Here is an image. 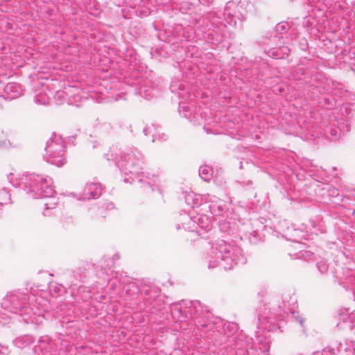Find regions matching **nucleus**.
<instances>
[{
    "instance_id": "nucleus-1",
    "label": "nucleus",
    "mask_w": 355,
    "mask_h": 355,
    "mask_svg": "<svg viewBox=\"0 0 355 355\" xmlns=\"http://www.w3.org/2000/svg\"><path fill=\"white\" fill-rule=\"evenodd\" d=\"M176 312L182 318L192 319L201 336L222 348L232 347L236 355L268 354V345H262L259 341L257 345L251 337L242 334L236 336L239 329L236 323L214 318L207 307L202 306L199 301L182 300L173 305L172 313L175 314Z\"/></svg>"
},
{
    "instance_id": "nucleus-2",
    "label": "nucleus",
    "mask_w": 355,
    "mask_h": 355,
    "mask_svg": "<svg viewBox=\"0 0 355 355\" xmlns=\"http://www.w3.org/2000/svg\"><path fill=\"white\" fill-rule=\"evenodd\" d=\"M291 300H292L293 306L291 304L287 306L284 300L277 299L268 304H263L262 307H260L258 313L259 324L257 329L260 331H272L277 327L276 322L284 320L285 316L290 313L300 331V336L307 338L308 333L304 325V319L294 310L296 300L293 297H291Z\"/></svg>"
},
{
    "instance_id": "nucleus-3",
    "label": "nucleus",
    "mask_w": 355,
    "mask_h": 355,
    "mask_svg": "<svg viewBox=\"0 0 355 355\" xmlns=\"http://www.w3.org/2000/svg\"><path fill=\"white\" fill-rule=\"evenodd\" d=\"M105 158L110 161L113 160L115 165L119 168L120 171L125 175H131L129 181L125 179V182L132 183L135 181L144 182L146 185L151 187L149 173L142 171V165L144 164V158L141 153L136 148H130L121 151L118 155L114 157L112 153L105 154Z\"/></svg>"
},
{
    "instance_id": "nucleus-4",
    "label": "nucleus",
    "mask_w": 355,
    "mask_h": 355,
    "mask_svg": "<svg viewBox=\"0 0 355 355\" xmlns=\"http://www.w3.org/2000/svg\"><path fill=\"white\" fill-rule=\"evenodd\" d=\"M19 184L27 190L26 193L33 198H47L44 202L45 209H53L56 207L57 201L53 197L55 191L53 187V180L49 176L36 173L23 175Z\"/></svg>"
},
{
    "instance_id": "nucleus-5",
    "label": "nucleus",
    "mask_w": 355,
    "mask_h": 355,
    "mask_svg": "<svg viewBox=\"0 0 355 355\" xmlns=\"http://www.w3.org/2000/svg\"><path fill=\"white\" fill-rule=\"evenodd\" d=\"M207 259L209 268L220 266L225 270H231L247 261V258L240 247L224 241H220L217 246L211 248Z\"/></svg>"
},
{
    "instance_id": "nucleus-6",
    "label": "nucleus",
    "mask_w": 355,
    "mask_h": 355,
    "mask_svg": "<svg viewBox=\"0 0 355 355\" xmlns=\"http://www.w3.org/2000/svg\"><path fill=\"white\" fill-rule=\"evenodd\" d=\"M30 297L25 293L15 291L8 294L0 304V313L3 317L9 315L11 319L12 315L19 314L26 323H33V308L30 307Z\"/></svg>"
},
{
    "instance_id": "nucleus-7",
    "label": "nucleus",
    "mask_w": 355,
    "mask_h": 355,
    "mask_svg": "<svg viewBox=\"0 0 355 355\" xmlns=\"http://www.w3.org/2000/svg\"><path fill=\"white\" fill-rule=\"evenodd\" d=\"M281 228L282 231V236L288 241H293L297 243L295 247L298 250L297 252H289L288 254L293 259H302L304 261L309 262L311 258L309 249V234L305 230V227L302 226L300 228H295L293 225H288V222L284 220L281 223Z\"/></svg>"
},
{
    "instance_id": "nucleus-8",
    "label": "nucleus",
    "mask_w": 355,
    "mask_h": 355,
    "mask_svg": "<svg viewBox=\"0 0 355 355\" xmlns=\"http://www.w3.org/2000/svg\"><path fill=\"white\" fill-rule=\"evenodd\" d=\"M172 93L175 94L178 97L182 99L179 103V112L186 119L192 121L196 118V109L193 103H186V101H191L192 96L187 88V85L184 82L179 80L172 81L170 85Z\"/></svg>"
},
{
    "instance_id": "nucleus-9",
    "label": "nucleus",
    "mask_w": 355,
    "mask_h": 355,
    "mask_svg": "<svg viewBox=\"0 0 355 355\" xmlns=\"http://www.w3.org/2000/svg\"><path fill=\"white\" fill-rule=\"evenodd\" d=\"M64 141L61 136L53 133L49 140L47 141L44 159L57 166H62L65 163Z\"/></svg>"
},
{
    "instance_id": "nucleus-10",
    "label": "nucleus",
    "mask_w": 355,
    "mask_h": 355,
    "mask_svg": "<svg viewBox=\"0 0 355 355\" xmlns=\"http://www.w3.org/2000/svg\"><path fill=\"white\" fill-rule=\"evenodd\" d=\"M142 300L136 302L134 304L136 306L137 311H146L155 313L160 309L159 291L150 286H144L139 291Z\"/></svg>"
},
{
    "instance_id": "nucleus-11",
    "label": "nucleus",
    "mask_w": 355,
    "mask_h": 355,
    "mask_svg": "<svg viewBox=\"0 0 355 355\" xmlns=\"http://www.w3.org/2000/svg\"><path fill=\"white\" fill-rule=\"evenodd\" d=\"M205 205V209H209L210 213L214 216H228L231 203L228 201L220 199L215 196H210L209 202Z\"/></svg>"
},
{
    "instance_id": "nucleus-12",
    "label": "nucleus",
    "mask_w": 355,
    "mask_h": 355,
    "mask_svg": "<svg viewBox=\"0 0 355 355\" xmlns=\"http://www.w3.org/2000/svg\"><path fill=\"white\" fill-rule=\"evenodd\" d=\"M137 93L145 98L146 99H151L156 97L159 92V89L155 86L154 83L150 80L145 79L139 81V86L136 89Z\"/></svg>"
},
{
    "instance_id": "nucleus-13",
    "label": "nucleus",
    "mask_w": 355,
    "mask_h": 355,
    "mask_svg": "<svg viewBox=\"0 0 355 355\" xmlns=\"http://www.w3.org/2000/svg\"><path fill=\"white\" fill-rule=\"evenodd\" d=\"M78 91V87L70 85L64 87V90L57 91L53 96L55 103L58 105H62L67 101L68 104H72L73 102L71 100V97L73 96V97L76 98Z\"/></svg>"
},
{
    "instance_id": "nucleus-14",
    "label": "nucleus",
    "mask_w": 355,
    "mask_h": 355,
    "mask_svg": "<svg viewBox=\"0 0 355 355\" xmlns=\"http://www.w3.org/2000/svg\"><path fill=\"white\" fill-rule=\"evenodd\" d=\"M178 220L181 222V225L180 224L177 225L178 230L183 228L186 230L196 232L198 234H201L200 231L197 230L195 216H192L191 211L189 214H187L186 212L180 213Z\"/></svg>"
},
{
    "instance_id": "nucleus-15",
    "label": "nucleus",
    "mask_w": 355,
    "mask_h": 355,
    "mask_svg": "<svg viewBox=\"0 0 355 355\" xmlns=\"http://www.w3.org/2000/svg\"><path fill=\"white\" fill-rule=\"evenodd\" d=\"M210 194H197L194 193H189L185 196V201L187 204L191 206L193 208L202 207V209H205V203L207 205L209 200Z\"/></svg>"
},
{
    "instance_id": "nucleus-16",
    "label": "nucleus",
    "mask_w": 355,
    "mask_h": 355,
    "mask_svg": "<svg viewBox=\"0 0 355 355\" xmlns=\"http://www.w3.org/2000/svg\"><path fill=\"white\" fill-rule=\"evenodd\" d=\"M22 94V90L19 84L16 83H8L3 88V92L0 98L7 101H12L17 98Z\"/></svg>"
},
{
    "instance_id": "nucleus-17",
    "label": "nucleus",
    "mask_w": 355,
    "mask_h": 355,
    "mask_svg": "<svg viewBox=\"0 0 355 355\" xmlns=\"http://www.w3.org/2000/svg\"><path fill=\"white\" fill-rule=\"evenodd\" d=\"M39 348L46 355H56L58 347L56 343L49 336H42L39 340Z\"/></svg>"
},
{
    "instance_id": "nucleus-18",
    "label": "nucleus",
    "mask_w": 355,
    "mask_h": 355,
    "mask_svg": "<svg viewBox=\"0 0 355 355\" xmlns=\"http://www.w3.org/2000/svg\"><path fill=\"white\" fill-rule=\"evenodd\" d=\"M102 188L99 183H88L83 192V199L98 198L101 195Z\"/></svg>"
},
{
    "instance_id": "nucleus-19",
    "label": "nucleus",
    "mask_w": 355,
    "mask_h": 355,
    "mask_svg": "<svg viewBox=\"0 0 355 355\" xmlns=\"http://www.w3.org/2000/svg\"><path fill=\"white\" fill-rule=\"evenodd\" d=\"M196 223L197 225V230L200 231L201 234L200 236H202L204 233H207L211 230L212 224L209 219V218L205 214H199L195 216Z\"/></svg>"
},
{
    "instance_id": "nucleus-20",
    "label": "nucleus",
    "mask_w": 355,
    "mask_h": 355,
    "mask_svg": "<svg viewBox=\"0 0 355 355\" xmlns=\"http://www.w3.org/2000/svg\"><path fill=\"white\" fill-rule=\"evenodd\" d=\"M337 0H312V13L317 9L321 15L336 5Z\"/></svg>"
},
{
    "instance_id": "nucleus-21",
    "label": "nucleus",
    "mask_w": 355,
    "mask_h": 355,
    "mask_svg": "<svg viewBox=\"0 0 355 355\" xmlns=\"http://www.w3.org/2000/svg\"><path fill=\"white\" fill-rule=\"evenodd\" d=\"M46 88H43L42 90H39L36 92L34 96V102L39 105H46L49 103L50 100V95L53 93L51 91L47 92Z\"/></svg>"
},
{
    "instance_id": "nucleus-22",
    "label": "nucleus",
    "mask_w": 355,
    "mask_h": 355,
    "mask_svg": "<svg viewBox=\"0 0 355 355\" xmlns=\"http://www.w3.org/2000/svg\"><path fill=\"white\" fill-rule=\"evenodd\" d=\"M34 343V338L31 335H24L13 340L15 346L20 349L25 348Z\"/></svg>"
},
{
    "instance_id": "nucleus-23",
    "label": "nucleus",
    "mask_w": 355,
    "mask_h": 355,
    "mask_svg": "<svg viewBox=\"0 0 355 355\" xmlns=\"http://www.w3.org/2000/svg\"><path fill=\"white\" fill-rule=\"evenodd\" d=\"M243 236L248 239L252 244H257L261 242L263 238V234L257 231L254 230H245Z\"/></svg>"
},
{
    "instance_id": "nucleus-24",
    "label": "nucleus",
    "mask_w": 355,
    "mask_h": 355,
    "mask_svg": "<svg viewBox=\"0 0 355 355\" xmlns=\"http://www.w3.org/2000/svg\"><path fill=\"white\" fill-rule=\"evenodd\" d=\"M287 31H290L289 35H291V39H295L297 37V33H295L294 29H291L290 24L287 21H282L277 24L275 26V31L282 35L286 33Z\"/></svg>"
},
{
    "instance_id": "nucleus-25",
    "label": "nucleus",
    "mask_w": 355,
    "mask_h": 355,
    "mask_svg": "<svg viewBox=\"0 0 355 355\" xmlns=\"http://www.w3.org/2000/svg\"><path fill=\"white\" fill-rule=\"evenodd\" d=\"M324 135L330 134L332 137L331 139H338L341 136V132L338 130L336 121H333L328 125H325L324 128Z\"/></svg>"
},
{
    "instance_id": "nucleus-26",
    "label": "nucleus",
    "mask_w": 355,
    "mask_h": 355,
    "mask_svg": "<svg viewBox=\"0 0 355 355\" xmlns=\"http://www.w3.org/2000/svg\"><path fill=\"white\" fill-rule=\"evenodd\" d=\"M266 220L264 218L254 219L250 222V230L262 233L266 227Z\"/></svg>"
},
{
    "instance_id": "nucleus-27",
    "label": "nucleus",
    "mask_w": 355,
    "mask_h": 355,
    "mask_svg": "<svg viewBox=\"0 0 355 355\" xmlns=\"http://www.w3.org/2000/svg\"><path fill=\"white\" fill-rule=\"evenodd\" d=\"M126 276H123V273L116 272L114 279L110 283V288L113 291H118L121 284L125 283Z\"/></svg>"
},
{
    "instance_id": "nucleus-28",
    "label": "nucleus",
    "mask_w": 355,
    "mask_h": 355,
    "mask_svg": "<svg viewBox=\"0 0 355 355\" xmlns=\"http://www.w3.org/2000/svg\"><path fill=\"white\" fill-rule=\"evenodd\" d=\"M289 49L287 46H279L278 49H271L269 51V55L275 59L283 58L284 55H288Z\"/></svg>"
},
{
    "instance_id": "nucleus-29",
    "label": "nucleus",
    "mask_w": 355,
    "mask_h": 355,
    "mask_svg": "<svg viewBox=\"0 0 355 355\" xmlns=\"http://www.w3.org/2000/svg\"><path fill=\"white\" fill-rule=\"evenodd\" d=\"M199 175L205 181H209L213 175V170L209 166H200L199 169Z\"/></svg>"
},
{
    "instance_id": "nucleus-30",
    "label": "nucleus",
    "mask_w": 355,
    "mask_h": 355,
    "mask_svg": "<svg viewBox=\"0 0 355 355\" xmlns=\"http://www.w3.org/2000/svg\"><path fill=\"white\" fill-rule=\"evenodd\" d=\"M224 15L225 16H227V22L230 24V25H236V20H235V17L236 16L234 15H232L228 10V8L226 6L225 8V12H224ZM236 17L238 19H239L240 20H245L246 19V14H242V13H240V16H236Z\"/></svg>"
},
{
    "instance_id": "nucleus-31",
    "label": "nucleus",
    "mask_w": 355,
    "mask_h": 355,
    "mask_svg": "<svg viewBox=\"0 0 355 355\" xmlns=\"http://www.w3.org/2000/svg\"><path fill=\"white\" fill-rule=\"evenodd\" d=\"M336 124L341 134L347 132L350 130L349 123L343 119H340L339 121H336Z\"/></svg>"
},
{
    "instance_id": "nucleus-32",
    "label": "nucleus",
    "mask_w": 355,
    "mask_h": 355,
    "mask_svg": "<svg viewBox=\"0 0 355 355\" xmlns=\"http://www.w3.org/2000/svg\"><path fill=\"white\" fill-rule=\"evenodd\" d=\"M11 203L10 195L6 188L0 189V205Z\"/></svg>"
},
{
    "instance_id": "nucleus-33",
    "label": "nucleus",
    "mask_w": 355,
    "mask_h": 355,
    "mask_svg": "<svg viewBox=\"0 0 355 355\" xmlns=\"http://www.w3.org/2000/svg\"><path fill=\"white\" fill-rule=\"evenodd\" d=\"M49 288L51 293H54L58 295H60L64 289V286L62 284H57L56 282H51Z\"/></svg>"
},
{
    "instance_id": "nucleus-34",
    "label": "nucleus",
    "mask_w": 355,
    "mask_h": 355,
    "mask_svg": "<svg viewBox=\"0 0 355 355\" xmlns=\"http://www.w3.org/2000/svg\"><path fill=\"white\" fill-rule=\"evenodd\" d=\"M168 138V136L164 133H160L159 130L157 129L155 133H153V142H155L156 140L159 141H166Z\"/></svg>"
},
{
    "instance_id": "nucleus-35",
    "label": "nucleus",
    "mask_w": 355,
    "mask_h": 355,
    "mask_svg": "<svg viewBox=\"0 0 355 355\" xmlns=\"http://www.w3.org/2000/svg\"><path fill=\"white\" fill-rule=\"evenodd\" d=\"M139 292L137 285L134 282L128 284V288L126 291L128 295L132 296L133 294L137 295Z\"/></svg>"
},
{
    "instance_id": "nucleus-36",
    "label": "nucleus",
    "mask_w": 355,
    "mask_h": 355,
    "mask_svg": "<svg viewBox=\"0 0 355 355\" xmlns=\"http://www.w3.org/2000/svg\"><path fill=\"white\" fill-rule=\"evenodd\" d=\"M157 129H159V127L152 124L151 125L146 127L143 132L146 136L151 135L153 137V133H155Z\"/></svg>"
},
{
    "instance_id": "nucleus-37",
    "label": "nucleus",
    "mask_w": 355,
    "mask_h": 355,
    "mask_svg": "<svg viewBox=\"0 0 355 355\" xmlns=\"http://www.w3.org/2000/svg\"><path fill=\"white\" fill-rule=\"evenodd\" d=\"M318 268L321 273H325L328 270V265L326 262H320L317 264Z\"/></svg>"
},
{
    "instance_id": "nucleus-38",
    "label": "nucleus",
    "mask_w": 355,
    "mask_h": 355,
    "mask_svg": "<svg viewBox=\"0 0 355 355\" xmlns=\"http://www.w3.org/2000/svg\"><path fill=\"white\" fill-rule=\"evenodd\" d=\"M300 47L303 51H306L309 49V44L306 39H301L299 42Z\"/></svg>"
},
{
    "instance_id": "nucleus-39",
    "label": "nucleus",
    "mask_w": 355,
    "mask_h": 355,
    "mask_svg": "<svg viewBox=\"0 0 355 355\" xmlns=\"http://www.w3.org/2000/svg\"><path fill=\"white\" fill-rule=\"evenodd\" d=\"M313 166L312 165V177H313V176L316 175V174H315V173H313V171H317L320 173L319 175H320V176H322V175H325V174H326V171H325V170H324V169H323V168H322L321 167L319 168H318V167H317V166H314V168H315L314 169L313 168Z\"/></svg>"
},
{
    "instance_id": "nucleus-40",
    "label": "nucleus",
    "mask_w": 355,
    "mask_h": 355,
    "mask_svg": "<svg viewBox=\"0 0 355 355\" xmlns=\"http://www.w3.org/2000/svg\"><path fill=\"white\" fill-rule=\"evenodd\" d=\"M64 334L62 333L58 334V339L60 340V345L63 346L64 347H67L69 345V342L66 340H63L61 338L62 336H63Z\"/></svg>"
},
{
    "instance_id": "nucleus-41",
    "label": "nucleus",
    "mask_w": 355,
    "mask_h": 355,
    "mask_svg": "<svg viewBox=\"0 0 355 355\" xmlns=\"http://www.w3.org/2000/svg\"><path fill=\"white\" fill-rule=\"evenodd\" d=\"M8 318H10V316L9 315H6V316L3 317L1 315V313H0V326H3L6 324H7Z\"/></svg>"
},
{
    "instance_id": "nucleus-42",
    "label": "nucleus",
    "mask_w": 355,
    "mask_h": 355,
    "mask_svg": "<svg viewBox=\"0 0 355 355\" xmlns=\"http://www.w3.org/2000/svg\"><path fill=\"white\" fill-rule=\"evenodd\" d=\"M214 0H199V2L205 6H209L212 4Z\"/></svg>"
},
{
    "instance_id": "nucleus-43",
    "label": "nucleus",
    "mask_w": 355,
    "mask_h": 355,
    "mask_svg": "<svg viewBox=\"0 0 355 355\" xmlns=\"http://www.w3.org/2000/svg\"><path fill=\"white\" fill-rule=\"evenodd\" d=\"M347 349L355 355V341H352Z\"/></svg>"
},
{
    "instance_id": "nucleus-44",
    "label": "nucleus",
    "mask_w": 355,
    "mask_h": 355,
    "mask_svg": "<svg viewBox=\"0 0 355 355\" xmlns=\"http://www.w3.org/2000/svg\"><path fill=\"white\" fill-rule=\"evenodd\" d=\"M103 208H105V209H112L114 207V205L112 202H106L105 205L102 206Z\"/></svg>"
},
{
    "instance_id": "nucleus-45",
    "label": "nucleus",
    "mask_w": 355,
    "mask_h": 355,
    "mask_svg": "<svg viewBox=\"0 0 355 355\" xmlns=\"http://www.w3.org/2000/svg\"><path fill=\"white\" fill-rule=\"evenodd\" d=\"M244 187L251 186L252 184V182L251 180H248L246 182H243Z\"/></svg>"
},
{
    "instance_id": "nucleus-46",
    "label": "nucleus",
    "mask_w": 355,
    "mask_h": 355,
    "mask_svg": "<svg viewBox=\"0 0 355 355\" xmlns=\"http://www.w3.org/2000/svg\"><path fill=\"white\" fill-rule=\"evenodd\" d=\"M228 227H229L225 223L220 225V229L222 231H226Z\"/></svg>"
},
{
    "instance_id": "nucleus-47",
    "label": "nucleus",
    "mask_w": 355,
    "mask_h": 355,
    "mask_svg": "<svg viewBox=\"0 0 355 355\" xmlns=\"http://www.w3.org/2000/svg\"><path fill=\"white\" fill-rule=\"evenodd\" d=\"M327 354V352L326 350L322 351V353L316 352L314 353L313 355H326Z\"/></svg>"
},
{
    "instance_id": "nucleus-48",
    "label": "nucleus",
    "mask_w": 355,
    "mask_h": 355,
    "mask_svg": "<svg viewBox=\"0 0 355 355\" xmlns=\"http://www.w3.org/2000/svg\"><path fill=\"white\" fill-rule=\"evenodd\" d=\"M204 130L207 132V133L208 134H215V132L213 131V130H209L207 128H206L205 126L204 127Z\"/></svg>"
},
{
    "instance_id": "nucleus-49",
    "label": "nucleus",
    "mask_w": 355,
    "mask_h": 355,
    "mask_svg": "<svg viewBox=\"0 0 355 355\" xmlns=\"http://www.w3.org/2000/svg\"><path fill=\"white\" fill-rule=\"evenodd\" d=\"M75 284L74 283V280L73 279H71V280L69 281V282L67 284V286H71L72 284Z\"/></svg>"
},
{
    "instance_id": "nucleus-50",
    "label": "nucleus",
    "mask_w": 355,
    "mask_h": 355,
    "mask_svg": "<svg viewBox=\"0 0 355 355\" xmlns=\"http://www.w3.org/2000/svg\"><path fill=\"white\" fill-rule=\"evenodd\" d=\"M37 317V318L36 319L35 322H41V320H40L41 315H40V314H38Z\"/></svg>"
},
{
    "instance_id": "nucleus-51",
    "label": "nucleus",
    "mask_w": 355,
    "mask_h": 355,
    "mask_svg": "<svg viewBox=\"0 0 355 355\" xmlns=\"http://www.w3.org/2000/svg\"><path fill=\"white\" fill-rule=\"evenodd\" d=\"M69 275L70 276L73 275V272H70V271H68L66 275Z\"/></svg>"
},
{
    "instance_id": "nucleus-52",
    "label": "nucleus",
    "mask_w": 355,
    "mask_h": 355,
    "mask_svg": "<svg viewBox=\"0 0 355 355\" xmlns=\"http://www.w3.org/2000/svg\"><path fill=\"white\" fill-rule=\"evenodd\" d=\"M43 215H44V216H49V214H46V212H43Z\"/></svg>"
},
{
    "instance_id": "nucleus-53",
    "label": "nucleus",
    "mask_w": 355,
    "mask_h": 355,
    "mask_svg": "<svg viewBox=\"0 0 355 355\" xmlns=\"http://www.w3.org/2000/svg\"><path fill=\"white\" fill-rule=\"evenodd\" d=\"M256 333L257 334V337H259L260 336L259 334V331H256Z\"/></svg>"
},
{
    "instance_id": "nucleus-54",
    "label": "nucleus",
    "mask_w": 355,
    "mask_h": 355,
    "mask_svg": "<svg viewBox=\"0 0 355 355\" xmlns=\"http://www.w3.org/2000/svg\"><path fill=\"white\" fill-rule=\"evenodd\" d=\"M208 35H209V36L212 35V32H209V33H208Z\"/></svg>"
},
{
    "instance_id": "nucleus-55",
    "label": "nucleus",
    "mask_w": 355,
    "mask_h": 355,
    "mask_svg": "<svg viewBox=\"0 0 355 355\" xmlns=\"http://www.w3.org/2000/svg\"><path fill=\"white\" fill-rule=\"evenodd\" d=\"M6 144V141H3L2 145Z\"/></svg>"
},
{
    "instance_id": "nucleus-56",
    "label": "nucleus",
    "mask_w": 355,
    "mask_h": 355,
    "mask_svg": "<svg viewBox=\"0 0 355 355\" xmlns=\"http://www.w3.org/2000/svg\"><path fill=\"white\" fill-rule=\"evenodd\" d=\"M116 257V259H119V256H117L116 254L115 255Z\"/></svg>"
},
{
    "instance_id": "nucleus-57",
    "label": "nucleus",
    "mask_w": 355,
    "mask_h": 355,
    "mask_svg": "<svg viewBox=\"0 0 355 355\" xmlns=\"http://www.w3.org/2000/svg\"><path fill=\"white\" fill-rule=\"evenodd\" d=\"M315 17H320V15H318V16L315 14Z\"/></svg>"
},
{
    "instance_id": "nucleus-58",
    "label": "nucleus",
    "mask_w": 355,
    "mask_h": 355,
    "mask_svg": "<svg viewBox=\"0 0 355 355\" xmlns=\"http://www.w3.org/2000/svg\"><path fill=\"white\" fill-rule=\"evenodd\" d=\"M1 107H2V105H1V103H0V108H1Z\"/></svg>"
}]
</instances>
